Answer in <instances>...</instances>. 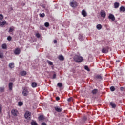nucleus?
<instances>
[{
    "instance_id": "50",
    "label": "nucleus",
    "mask_w": 125,
    "mask_h": 125,
    "mask_svg": "<svg viewBox=\"0 0 125 125\" xmlns=\"http://www.w3.org/2000/svg\"><path fill=\"white\" fill-rule=\"evenodd\" d=\"M120 90H122V91L124 90V87H121Z\"/></svg>"
},
{
    "instance_id": "35",
    "label": "nucleus",
    "mask_w": 125,
    "mask_h": 125,
    "mask_svg": "<svg viewBox=\"0 0 125 125\" xmlns=\"http://www.w3.org/2000/svg\"><path fill=\"white\" fill-rule=\"evenodd\" d=\"M19 106H23V102H18Z\"/></svg>"
},
{
    "instance_id": "12",
    "label": "nucleus",
    "mask_w": 125,
    "mask_h": 125,
    "mask_svg": "<svg viewBox=\"0 0 125 125\" xmlns=\"http://www.w3.org/2000/svg\"><path fill=\"white\" fill-rule=\"evenodd\" d=\"M82 15H83V17H86V16H87V13H86V11H85V10H82Z\"/></svg>"
},
{
    "instance_id": "45",
    "label": "nucleus",
    "mask_w": 125,
    "mask_h": 125,
    "mask_svg": "<svg viewBox=\"0 0 125 125\" xmlns=\"http://www.w3.org/2000/svg\"><path fill=\"white\" fill-rule=\"evenodd\" d=\"M53 79H56V74H54L53 76Z\"/></svg>"
},
{
    "instance_id": "7",
    "label": "nucleus",
    "mask_w": 125,
    "mask_h": 125,
    "mask_svg": "<svg viewBox=\"0 0 125 125\" xmlns=\"http://www.w3.org/2000/svg\"><path fill=\"white\" fill-rule=\"evenodd\" d=\"M108 19H111L112 21H115L116 18H115V16L113 15V14H109L108 16Z\"/></svg>"
},
{
    "instance_id": "10",
    "label": "nucleus",
    "mask_w": 125,
    "mask_h": 125,
    "mask_svg": "<svg viewBox=\"0 0 125 125\" xmlns=\"http://www.w3.org/2000/svg\"><path fill=\"white\" fill-rule=\"evenodd\" d=\"M55 111H56V112H58V113H60L61 112H62V108H60L59 106H56L54 108Z\"/></svg>"
},
{
    "instance_id": "27",
    "label": "nucleus",
    "mask_w": 125,
    "mask_h": 125,
    "mask_svg": "<svg viewBox=\"0 0 125 125\" xmlns=\"http://www.w3.org/2000/svg\"><path fill=\"white\" fill-rule=\"evenodd\" d=\"M2 48H3V49H6L7 48V46L6 45V44H3L2 45Z\"/></svg>"
},
{
    "instance_id": "1",
    "label": "nucleus",
    "mask_w": 125,
    "mask_h": 125,
    "mask_svg": "<svg viewBox=\"0 0 125 125\" xmlns=\"http://www.w3.org/2000/svg\"><path fill=\"white\" fill-rule=\"evenodd\" d=\"M74 60L75 62H77V63H81L83 62V58L80 55H76L74 57Z\"/></svg>"
},
{
    "instance_id": "8",
    "label": "nucleus",
    "mask_w": 125,
    "mask_h": 125,
    "mask_svg": "<svg viewBox=\"0 0 125 125\" xmlns=\"http://www.w3.org/2000/svg\"><path fill=\"white\" fill-rule=\"evenodd\" d=\"M11 113L13 115V116L16 117L17 116V114H18V111H17V110L13 109L11 111Z\"/></svg>"
},
{
    "instance_id": "19",
    "label": "nucleus",
    "mask_w": 125,
    "mask_h": 125,
    "mask_svg": "<svg viewBox=\"0 0 125 125\" xmlns=\"http://www.w3.org/2000/svg\"><path fill=\"white\" fill-rule=\"evenodd\" d=\"M37 85H38V84H37V83L36 82L32 83L31 86L32 87H33V88H35V87H37Z\"/></svg>"
},
{
    "instance_id": "34",
    "label": "nucleus",
    "mask_w": 125,
    "mask_h": 125,
    "mask_svg": "<svg viewBox=\"0 0 125 125\" xmlns=\"http://www.w3.org/2000/svg\"><path fill=\"white\" fill-rule=\"evenodd\" d=\"M111 91H115V87L114 86H111L110 88Z\"/></svg>"
},
{
    "instance_id": "9",
    "label": "nucleus",
    "mask_w": 125,
    "mask_h": 125,
    "mask_svg": "<svg viewBox=\"0 0 125 125\" xmlns=\"http://www.w3.org/2000/svg\"><path fill=\"white\" fill-rule=\"evenodd\" d=\"M21 52V51L20 50V49L19 48H16L14 51V54L16 55H18L20 54Z\"/></svg>"
},
{
    "instance_id": "16",
    "label": "nucleus",
    "mask_w": 125,
    "mask_h": 125,
    "mask_svg": "<svg viewBox=\"0 0 125 125\" xmlns=\"http://www.w3.org/2000/svg\"><path fill=\"white\" fill-rule=\"evenodd\" d=\"M5 24H6V21H5V20H4L3 22L0 21V27H3Z\"/></svg>"
},
{
    "instance_id": "17",
    "label": "nucleus",
    "mask_w": 125,
    "mask_h": 125,
    "mask_svg": "<svg viewBox=\"0 0 125 125\" xmlns=\"http://www.w3.org/2000/svg\"><path fill=\"white\" fill-rule=\"evenodd\" d=\"M58 58L59 60H60L61 61H64V60L65 59V58H64V56H63L62 55L59 56Z\"/></svg>"
},
{
    "instance_id": "11",
    "label": "nucleus",
    "mask_w": 125,
    "mask_h": 125,
    "mask_svg": "<svg viewBox=\"0 0 125 125\" xmlns=\"http://www.w3.org/2000/svg\"><path fill=\"white\" fill-rule=\"evenodd\" d=\"M95 79L96 80H99L100 81H102V75H97L95 76Z\"/></svg>"
},
{
    "instance_id": "22",
    "label": "nucleus",
    "mask_w": 125,
    "mask_h": 125,
    "mask_svg": "<svg viewBox=\"0 0 125 125\" xmlns=\"http://www.w3.org/2000/svg\"><path fill=\"white\" fill-rule=\"evenodd\" d=\"M82 120L83 122L85 123L87 121V117H86V116H83V117H82Z\"/></svg>"
},
{
    "instance_id": "48",
    "label": "nucleus",
    "mask_w": 125,
    "mask_h": 125,
    "mask_svg": "<svg viewBox=\"0 0 125 125\" xmlns=\"http://www.w3.org/2000/svg\"><path fill=\"white\" fill-rule=\"evenodd\" d=\"M54 43H57V41L56 40H54Z\"/></svg>"
},
{
    "instance_id": "32",
    "label": "nucleus",
    "mask_w": 125,
    "mask_h": 125,
    "mask_svg": "<svg viewBox=\"0 0 125 125\" xmlns=\"http://www.w3.org/2000/svg\"><path fill=\"white\" fill-rule=\"evenodd\" d=\"M84 69L85 70H86V71H88V72H89V71H90V69H89V68H88V66H85Z\"/></svg>"
},
{
    "instance_id": "26",
    "label": "nucleus",
    "mask_w": 125,
    "mask_h": 125,
    "mask_svg": "<svg viewBox=\"0 0 125 125\" xmlns=\"http://www.w3.org/2000/svg\"><path fill=\"white\" fill-rule=\"evenodd\" d=\"M97 29L98 30H101V29H102V25H101V24H98L97 25Z\"/></svg>"
},
{
    "instance_id": "13",
    "label": "nucleus",
    "mask_w": 125,
    "mask_h": 125,
    "mask_svg": "<svg viewBox=\"0 0 125 125\" xmlns=\"http://www.w3.org/2000/svg\"><path fill=\"white\" fill-rule=\"evenodd\" d=\"M92 93L93 95H95V94H97L98 93V90L97 89H95L92 90Z\"/></svg>"
},
{
    "instance_id": "3",
    "label": "nucleus",
    "mask_w": 125,
    "mask_h": 125,
    "mask_svg": "<svg viewBox=\"0 0 125 125\" xmlns=\"http://www.w3.org/2000/svg\"><path fill=\"white\" fill-rule=\"evenodd\" d=\"M109 49H110V47L109 46L103 47L102 49V53H108L109 52Z\"/></svg>"
},
{
    "instance_id": "49",
    "label": "nucleus",
    "mask_w": 125,
    "mask_h": 125,
    "mask_svg": "<svg viewBox=\"0 0 125 125\" xmlns=\"http://www.w3.org/2000/svg\"><path fill=\"white\" fill-rule=\"evenodd\" d=\"M117 63H120V60H116Z\"/></svg>"
},
{
    "instance_id": "24",
    "label": "nucleus",
    "mask_w": 125,
    "mask_h": 125,
    "mask_svg": "<svg viewBox=\"0 0 125 125\" xmlns=\"http://www.w3.org/2000/svg\"><path fill=\"white\" fill-rule=\"evenodd\" d=\"M120 11H121L122 12H125V7L124 6H121L120 8Z\"/></svg>"
},
{
    "instance_id": "6",
    "label": "nucleus",
    "mask_w": 125,
    "mask_h": 125,
    "mask_svg": "<svg viewBox=\"0 0 125 125\" xmlns=\"http://www.w3.org/2000/svg\"><path fill=\"white\" fill-rule=\"evenodd\" d=\"M100 15L101 17H103V18H106V12L104 10H101L100 12Z\"/></svg>"
},
{
    "instance_id": "18",
    "label": "nucleus",
    "mask_w": 125,
    "mask_h": 125,
    "mask_svg": "<svg viewBox=\"0 0 125 125\" xmlns=\"http://www.w3.org/2000/svg\"><path fill=\"white\" fill-rule=\"evenodd\" d=\"M20 75L22 76H26L27 75V72L26 71H22L20 72Z\"/></svg>"
},
{
    "instance_id": "46",
    "label": "nucleus",
    "mask_w": 125,
    "mask_h": 125,
    "mask_svg": "<svg viewBox=\"0 0 125 125\" xmlns=\"http://www.w3.org/2000/svg\"><path fill=\"white\" fill-rule=\"evenodd\" d=\"M72 101V98H69L67 99V101H68V102H70V101Z\"/></svg>"
},
{
    "instance_id": "38",
    "label": "nucleus",
    "mask_w": 125,
    "mask_h": 125,
    "mask_svg": "<svg viewBox=\"0 0 125 125\" xmlns=\"http://www.w3.org/2000/svg\"><path fill=\"white\" fill-rule=\"evenodd\" d=\"M32 125H38V124L36 122H31Z\"/></svg>"
},
{
    "instance_id": "4",
    "label": "nucleus",
    "mask_w": 125,
    "mask_h": 125,
    "mask_svg": "<svg viewBox=\"0 0 125 125\" xmlns=\"http://www.w3.org/2000/svg\"><path fill=\"white\" fill-rule=\"evenodd\" d=\"M22 93L23 96H27L28 94H29V91L28 90V89L24 88L22 91Z\"/></svg>"
},
{
    "instance_id": "31",
    "label": "nucleus",
    "mask_w": 125,
    "mask_h": 125,
    "mask_svg": "<svg viewBox=\"0 0 125 125\" xmlns=\"http://www.w3.org/2000/svg\"><path fill=\"white\" fill-rule=\"evenodd\" d=\"M57 85L59 87H62V86H63V84L61 83H58Z\"/></svg>"
},
{
    "instance_id": "40",
    "label": "nucleus",
    "mask_w": 125,
    "mask_h": 125,
    "mask_svg": "<svg viewBox=\"0 0 125 125\" xmlns=\"http://www.w3.org/2000/svg\"><path fill=\"white\" fill-rule=\"evenodd\" d=\"M79 39L80 41H83V36L82 35H80Z\"/></svg>"
},
{
    "instance_id": "41",
    "label": "nucleus",
    "mask_w": 125,
    "mask_h": 125,
    "mask_svg": "<svg viewBox=\"0 0 125 125\" xmlns=\"http://www.w3.org/2000/svg\"><path fill=\"white\" fill-rule=\"evenodd\" d=\"M2 111V106L1 104H0V113H1V111Z\"/></svg>"
},
{
    "instance_id": "44",
    "label": "nucleus",
    "mask_w": 125,
    "mask_h": 125,
    "mask_svg": "<svg viewBox=\"0 0 125 125\" xmlns=\"http://www.w3.org/2000/svg\"><path fill=\"white\" fill-rule=\"evenodd\" d=\"M56 100H57V101H59V100H60V98L59 97H56Z\"/></svg>"
},
{
    "instance_id": "33",
    "label": "nucleus",
    "mask_w": 125,
    "mask_h": 125,
    "mask_svg": "<svg viewBox=\"0 0 125 125\" xmlns=\"http://www.w3.org/2000/svg\"><path fill=\"white\" fill-rule=\"evenodd\" d=\"M45 27H46V28H48V27H49V23L48 22H45L44 23Z\"/></svg>"
},
{
    "instance_id": "5",
    "label": "nucleus",
    "mask_w": 125,
    "mask_h": 125,
    "mask_svg": "<svg viewBox=\"0 0 125 125\" xmlns=\"http://www.w3.org/2000/svg\"><path fill=\"white\" fill-rule=\"evenodd\" d=\"M70 4L72 7H76L78 6V3L74 0H72L71 2H70Z\"/></svg>"
},
{
    "instance_id": "36",
    "label": "nucleus",
    "mask_w": 125,
    "mask_h": 125,
    "mask_svg": "<svg viewBox=\"0 0 125 125\" xmlns=\"http://www.w3.org/2000/svg\"><path fill=\"white\" fill-rule=\"evenodd\" d=\"M36 36L38 39L41 38V34H40V33H36Z\"/></svg>"
},
{
    "instance_id": "29",
    "label": "nucleus",
    "mask_w": 125,
    "mask_h": 125,
    "mask_svg": "<svg viewBox=\"0 0 125 125\" xmlns=\"http://www.w3.org/2000/svg\"><path fill=\"white\" fill-rule=\"evenodd\" d=\"M39 16L42 18L44 17V16H45V14H44V13H43L42 14H40Z\"/></svg>"
},
{
    "instance_id": "37",
    "label": "nucleus",
    "mask_w": 125,
    "mask_h": 125,
    "mask_svg": "<svg viewBox=\"0 0 125 125\" xmlns=\"http://www.w3.org/2000/svg\"><path fill=\"white\" fill-rule=\"evenodd\" d=\"M11 40H12V37L11 36H8L7 40L10 41Z\"/></svg>"
},
{
    "instance_id": "39",
    "label": "nucleus",
    "mask_w": 125,
    "mask_h": 125,
    "mask_svg": "<svg viewBox=\"0 0 125 125\" xmlns=\"http://www.w3.org/2000/svg\"><path fill=\"white\" fill-rule=\"evenodd\" d=\"M2 19H3V15L0 14V20H2Z\"/></svg>"
},
{
    "instance_id": "43",
    "label": "nucleus",
    "mask_w": 125,
    "mask_h": 125,
    "mask_svg": "<svg viewBox=\"0 0 125 125\" xmlns=\"http://www.w3.org/2000/svg\"><path fill=\"white\" fill-rule=\"evenodd\" d=\"M3 57V54L2 53H0V58H2Z\"/></svg>"
},
{
    "instance_id": "25",
    "label": "nucleus",
    "mask_w": 125,
    "mask_h": 125,
    "mask_svg": "<svg viewBox=\"0 0 125 125\" xmlns=\"http://www.w3.org/2000/svg\"><path fill=\"white\" fill-rule=\"evenodd\" d=\"M13 31H14V27L13 26H12L11 27H10L9 28L8 32L9 33H11V32H13Z\"/></svg>"
},
{
    "instance_id": "42",
    "label": "nucleus",
    "mask_w": 125,
    "mask_h": 125,
    "mask_svg": "<svg viewBox=\"0 0 125 125\" xmlns=\"http://www.w3.org/2000/svg\"><path fill=\"white\" fill-rule=\"evenodd\" d=\"M40 29L41 30H44V27H43V26L40 25Z\"/></svg>"
},
{
    "instance_id": "21",
    "label": "nucleus",
    "mask_w": 125,
    "mask_h": 125,
    "mask_svg": "<svg viewBox=\"0 0 125 125\" xmlns=\"http://www.w3.org/2000/svg\"><path fill=\"white\" fill-rule=\"evenodd\" d=\"M119 6H120V3L117 2L114 3V8H119Z\"/></svg>"
},
{
    "instance_id": "47",
    "label": "nucleus",
    "mask_w": 125,
    "mask_h": 125,
    "mask_svg": "<svg viewBox=\"0 0 125 125\" xmlns=\"http://www.w3.org/2000/svg\"><path fill=\"white\" fill-rule=\"evenodd\" d=\"M41 125H46V123L43 122L41 124Z\"/></svg>"
},
{
    "instance_id": "20",
    "label": "nucleus",
    "mask_w": 125,
    "mask_h": 125,
    "mask_svg": "<svg viewBox=\"0 0 125 125\" xmlns=\"http://www.w3.org/2000/svg\"><path fill=\"white\" fill-rule=\"evenodd\" d=\"M38 120L39 121H42V120H44V117H43V115H41L38 117Z\"/></svg>"
},
{
    "instance_id": "14",
    "label": "nucleus",
    "mask_w": 125,
    "mask_h": 125,
    "mask_svg": "<svg viewBox=\"0 0 125 125\" xmlns=\"http://www.w3.org/2000/svg\"><path fill=\"white\" fill-rule=\"evenodd\" d=\"M110 106H111L112 108H113V109H115L116 107V104L113 103V102H110Z\"/></svg>"
},
{
    "instance_id": "23",
    "label": "nucleus",
    "mask_w": 125,
    "mask_h": 125,
    "mask_svg": "<svg viewBox=\"0 0 125 125\" xmlns=\"http://www.w3.org/2000/svg\"><path fill=\"white\" fill-rule=\"evenodd\" d=\"M9 67L10 68V69H13V68H14V63H9Z\"/></svg>"
},
{
    "instance_id": "30",
    "label": "nucleus",
    "mask_w": 125,
    "mask_h": 125,
    "mask_svg": "<svg viewBox=\"0 0 125 125\" xmlns=\"http://www.w3.org/2000/svg\"><path fill=\"white\" fill-rule=\"evenodd\" d=\"M0 92H4V87H1L0 88Z\"/></svg>"
},
{
    "instance_id": "15",
    "label": "nucleus",
    "mask_w": 125,
    "mask_h": 125,
    "mask_svg": "<svg viewBox=\"0 0 125 125\" xmlns=\"http://www.w3.org/2000/svg\"><path fill=\"white\" fill-rule=\"evenodd\" d=\"M13 87V83L12 82L9 83V90H12V87Z\"/></svg>"
},
{
    "instance_id": "2",
    "label": "nucleus",
    "mask_w": 125,
    "mask_h": 125,
    "mask_svg": "<svg viewBox=\"0 0 125 125\" xmlns=\"http://www.w3.org/2000/svg\"><path fill=\"white\" fill-rule=\"evenodd\" d=\"M24 117L25 119H26V120H31V117H32V115H31V112L29 111H26L24 115Z\"/></svg>"
},
{
    "instance_id": "28",
    "label": "nucleus",
    "mask_w": 125,
    "mask_h": 125,
    "mask_svg": "<svg viewBox=\"0 0 125 125\" xmlns=\"http://www.w3.org/2000/svg\"><path fill=\"white\" fill-rule=\"evenodd\" d=\"M47 63H48L50 66H52V65H53V63L49 60L47 61Z\"/></svg>"
}]
</instances>
